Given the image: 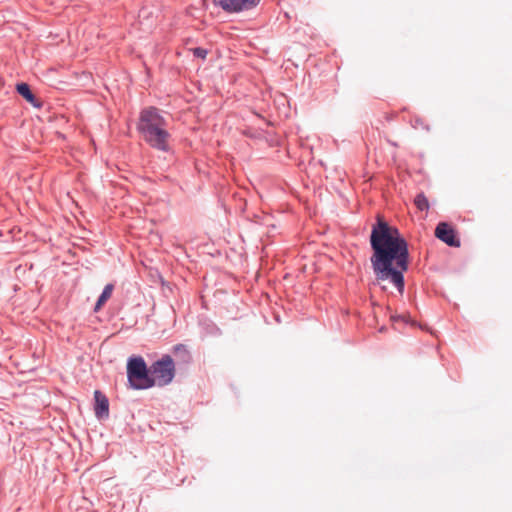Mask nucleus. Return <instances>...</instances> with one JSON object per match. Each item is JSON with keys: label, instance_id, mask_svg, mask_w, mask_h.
Masks as SVG:
<instances>
[{"label": "nucleus", "instance_id": "39448f33", "mask_svg": "<svg viewBox=\"0 0 512 512\" xmlns=\"http://www.w3.org/2000/svg\"><path fill=\"white\" fill-rule=\"evenodd\" d=\"M260 0H213V4L221 7L227 13H238L258 5Z\"/></svg>", "mask_w": 512, "mask_h": 512}, {"label": "nucleus", "instance_id": "20e7f679", "mask_svg": "<svg viewBox=\"0 0 512 512\" xmlns=\"http://www.w3.org/2000/svg\"><path fill=\"white\" fill-rule=\"evenodd\" d=\"M175 376V365L169 355H164L160 360L150 366V383L153 386H165L172 382Z\"/></svg>", "mask_w": 512, "mask_h": 512}, {"label": "nucleus", "instance_id": "f03ea898", "mask_svg": "<svg viewBox=\"0 0 512 512\" xmlns=\"http://www.w3.org/2000/svg\"><path fill=\"white\" fill-rule=\"evenodd\" d=\"M138 130L153 148L162 151L169 149L170 134L167 131V122L158 109L149 107L141 112Z\"/></svg>", "mask_w": 512, "mask_h": 512}, {"label": "nucleus", "instance_id": "1a4fd4ad", "mask_svg": "<svg viewBox=\"0 0 512 512\" xmlns=\"http://www.w3.org/2000/svg\"><path fill=\"white\" fill-rule=\"evenodd\" d=\"M173 353L177 358H179L183 362L188 363L191 360V355H190L189 349L184 344L175 345L173 347Z\"/></svg>", "mask_w": 512, "mask_h": 512}, {"label": "nucleus", "instance_id": "9d476101", "mask_svg": "<svg viewBox=\"0 0 512 512\" xmlns=\"http://www.w3.org/2000/svg\"><path fill=\"white\" fill-rule=\"evenodd\" d=\"M113 289H114V286L112 284H107L105 286L102 294L100 295V297L95 305V308H94L95 312L99 311L102 308V306L106 303V301L111 297Z\"/></svg>", "mask_w": 512, "mask_h": 512}, {"label": "nucleus", "instance_id": "0eeeda50", "mask_svg": "<svg viewBox=\"0 0 512 512\" xmlns=\"http://www.w3.org/2000/svg\"><path fill=\"white\" fill-rule=\"evenodd\" d=\"M94 398H95V415L99 419L107 418L109 416V402L107 397L101 393L100 391L96 390L94 392Z\"/></svg>", "mask_w": 512, "mask_h": 512}, {"label": "nucleus", "instance_id": "f8f14e48", "mask_svg": "<svg viewBox=\"0 0 512 512\" xmlns=\"http://www.w3.org/2000/svg\"><path fill=\"white\" fill-rule=\"evenodd\" d=\"M192 51H193L194 56H196V57L205 59L207 56V50H205L203 48H194Z\"/></svg>", "mask_w": 512, "mask_h": 512}, {"label": "nucleus", "instance_id": "9b49d317", "mask_svg": "<svg viewBox=\"0 0 512 512\" xmlns=\"http://www.w3.org/2000/svg\"><path fill=\"white\" fill-rule=\"evenodd\" d=\"M414 203L419 210L424 211L429 209L428 199L423 193L416 195Z\"/></svg>", "mask_w": 512, "mask_h": 512}, {"label": "nucleus", "instance_id": "423d86ee", "mask_svg": "<svg viewBox=\"0 0 512 512\" xmlns=\"http://www.w3.org/2000/svg\"><path fill=\"white\" fill-rule=\"evenodd\" d=\"M435 236L449 246H460V241L456 237L455 230L446 222H440L436 226Z\"/></svg>", "mask_w": 512, "mask_h": 512}, {"label": "nucleus", "instance_id": "7ed1b4c3", "mask_svg": "<svg viewBox=\"0 0 512 512\" xmlns=\"http://www.w3.org/2000/svg\"><path fill=\"white\" fill-rule=\"evenodd\" d=\"M127 376L132 388L137 390L151 388L150 368H147L143 358L133 357L129 359L127 363Z\"/></svg>", "mask_w": 512, "mask_h": 512}, {"label": "nucleus", "instance_id": "ddd939ff", "mask_svg": "<svg viewBox=\"0 0 512 512\" xmlns=\"http://www.w3.org/2000/svg\"><path fill=\"white\" fill-rule=\"evenodd\" d=\"M399 318H401L403 321H408V317H406V316H404V315H403V316H400Z\"/></svg>", "mask_w": 512, "mask_h": 512}, {"label": "nucleus", "instance_id": "6e6552de", "mask_svg": "<svg viewBox=\"0 0 512 512\" xmlns=\"http://www.w3.org/2000/svg\"><path fill=\"white\" fill-rule=\"evenodd\" d=\"M17 92L26 99L30 104H32L35 107H39L40 103L34 96V94L31 92L30 87L26 83H19L16 86Z\"/></svg>", "mask_w": 512, "mask_h": 512}, {"label": "nucleus", "instance_id": "f257e3e1", "mask_svg": "<svg viewBox=\"0 0 512 512\" xmlns=\"http://www.w3.org/2000/svg\"><path fill=\"white\" fill-rule=\"evenodd\" d=\"M372 267L378 282L390 281L400 293L404 291V272L408 269L409 251L397 228L378 218L370 236Z\"/></svg>", "mask_w": 512, "mask_h": 512}]
</instances>
